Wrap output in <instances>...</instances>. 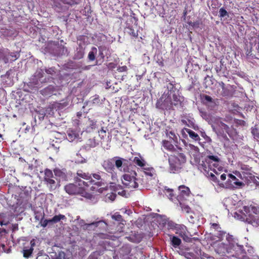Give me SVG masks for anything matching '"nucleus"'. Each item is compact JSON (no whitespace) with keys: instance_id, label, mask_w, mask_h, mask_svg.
<instances>
[{"instance_id":"3c124183","label":"nucleus","mask_w":259,"mask_h":259,"mask_svg":"<svg viewBox=\"0 0 259 259\" xmlns=\"http://www.w3.org/2000/svg\"><path fill=\"white\" fill-rule=\"evenodd\" d=\"M221 87L222 90H225L226 87H225V84L223 82H221L219 83Z\"/></svg>"},{"instance_id":"6e6552de","label":"nucleus","mask_w":259,"mask_h":259,"mask_svg":"<svg viewBox=\"0 0 259 259\" xmlns=\"http://www.w3.org/2000/svg\"><path fill=\"white\" fill-rule=\"evenodd\" d=\"M54 177L52 171L48 168L46 169L45 170L44 181L51 190H54L57 188V183L54 180Z\"/></svg>"},{"instance_id":"cd10ccee","label":"nucleus","mask_w":259,"mask_h":259,"mask_svg":"<svg viewBox=\"0 0 259 259\" xmlns=\"http://www.w3.org/2000/svg\"><path fill=\"white\" fill-rule=\"evenodd\" d=\"M211 229H214L215 231H218L219 232V235L220 236H223L225 234V232L221 231V228L220 225L217 223H212L211 224Z\"/></svg>"},{"instance_id":"a19ab883","label":"nucleus","mask_w":259,"mask_h":259,"mask_svg":"<svg viewBox=\"0 0 259 259\" xmlns=\"http://www.w3.org/2000/svg\"><path fill=\"white\" fill-rule=\"evenodd\" d=\"M89 126L91 129H95L97 127V121L89 120Z\"/></svg>"},{"instance_id":"f704fd0d","label":"nucleus","mask_w":259,"mask_h":259,"mask_svg":"<svg viewBox=\"0 0 259 259\" xmlns=\"http://www.w3.org/2000/svg\"><path fill=\"white\" fill-rule=\"evenodd\" d=\"M219 16L220 17L228 16V13L224 8H221L219 10Z\"/></svg>"},{"instance_id":"09e8293b","label":"nucleus","mask_w":259,"mask_h":259,"mask_svg":"<svg viewBox=\"0 0 259 259\" xmlns=\"http://www.w3.org/2000/svg\"><path fill=\"white\" fill-rule=\"evenodd\" d=\"M157 63L160 67H163L164 66V62H163V60L162 59L161 60H158L157 61Z\"/></svg>"},{"instance_id":"20e7f679","label":"nucleus","mask_w":259,"mask_h":259,"mask_svg":"<svg viewBox=\"0 0 259 259\" xmlns=\"http://www.w3.org/2000/svg\"><path fill=\"white\" fill-rule=\"evenodd\" d=\"M170 172L179 173L186 162V157L184 154L177 153L176 155H171L168 159Z\"/></svg>"},{"instance_id":"c03bdc74","label":"nucleus","mask_w":259,"mask_h":259,"mask_svg":"<svg viewBox=\"0 0 259 259\" xmlns=\"http://www.w3.org/2000/svg\"><path fill=\"white\" fill-rule=\"evenodd\" d=\"M127 70V67L126 66L119 67L117 68L118 72H125Z\"/></svg>"},{"instance_id":"b1692460","label":"nucleus","mask_w":259,"mask_h":259,"mask_svg":"<svg viewBox=\"0 0 259 259\" xmlns=\"http://www.w3.org/2000/svg\"><path fill=\"white\" fill-rule=\"evenodd\" d=\"M17 59L16 56L14 53H8V55L4 56L3 59L5 63H8L9 61H14Z\"/></svg>"},{"instance_id":"bf43d9fd","label":"nucleus","mask_w":259,"mask_h":259,"mask_svg":"<svg viewBox=\"0 0 259 259\" xmlns=\"http://www.w3.org/2000/svg\"><path fill=\"white\" fill-rule=\"evenodd\" d=\"M60 49L62 50V54L64 53V51L65 50L67 51V49L64 46L60 47Z\"/></svg>"},{"instance_id":"0eeeda50","label":"nucleus","mask_w":259,"mask_h":259,"mask_svg":"<svg viewBox=\"0 0 259 259\" xmlns=\"http://www.w3.org/2000/svg\"><path fill=\"white\" fill-rule=\"evenodd\" d=\"M85 183L88 188L87 191L89 193V194H90V196L86 197L87 198L91 199L93 197V194L96 192H99V193L102 192V188H99L100 186H101L102 184V182H95V180L91 179L88 182H85Z\"/></svg>"},{"instance_id":"7c9ffc66","label":"nucleus","mask_w":259,"mask_h":259,"mask_svg":"<svg viewBox=\"0 0 259 259\" xmlns=\"http://www.w3.org/2000/svg\"><path fill=\"white\" fill-rule=\"evenodd\" d=\"M99 50V56L101 59L103 60L105 58V55L104 54V51L106 50V47L105 46H100L98 47Z\"/></svg>"},{"instance_id":"ea45409f","label":"nucleus","mask_w":259,"mask_h":259,"mask_svg":"<svg viewBox=\"0 0 259 259\" xmlns=\"http://www.w3.org/2000/svg\"><path fill=\"white\" fill-rule=\"evenodd\" d=\"M45 214L44 213L42 217L40 220V226L44 228L46 227L49 224L48 223L47 219L44 220Z\"/></svg>"},{"instance_id":"e433bc0d","label":"nucleus","mask_w":259,"mask_h":259,"mask_svg":"<svg viewBox=\"0 0 259 259\" xmlns=\"http://www.w3.org/2000/svg\"><path fill=\"white\" fill-rule=\"evenodd\" d=\"M180 204L183 211L187 213H189L191 211V209L188 205Z\"/></svg>"},{"instance_id":"a211bd4d","label":"nucleus","mask_w":259,"mask_h":259,"mask_svg":"<svg viewBox=\"0 0 259 259\" xmlns=\"http://www.w3.org/2000/svg\"><path fill=\"white\" fill-rule=\"evenodd\" d=\"M162 145L166 150L169 151L173 152L176 150L174 146L168 141L163 140L162 141Z\"/></svg>"},{"instance_id":"423d86ee","label":"nucleus","mask_w":259,"mask_h":259,"mask_svg":"<svg viewBox=\"0 0 259 259\" xmlns=\"http://www.w3.org/2000/svg\"><path fill=\"white\" fill-rule=\"evenodd\" d=\"M228 180L226 182V187L230 189H237L243 187L245 186L243 182L239 181L236 176L232 174L228 175Z\"/></svg>"},{"instance_id":"79ce46f5","label":"nucleus","mask_w":259,"mask_h":259,"mask_svg":"<svg viewBox=\"0 0 259 259\" xmlns=\"http://www.w3.org/2000/svg\"><path fill=\"white\" fill-rule=\"evenodd\" d=\"M220 126L222 128H223L227 133H228L230 128L228 125H227L226 124L223 122H221L220 123Z\"/></svg>"},{"instance_id":"37998d69","label":"nucleus","mask_w":259,"mask_h":259,"mask_svg":"<svg viewBox=\"0 0 259 259\" xmlns=\"http://www.w3.org/2000/svg\"><path fill=\"white\" fill-rule=\"evenodd\" d=\"M203 98L207 102H213L212 98L209 96H208L206 95H204L203 96Z\"/></svg>"},{"instance_id":"0e129e2a","label":"nucleus","mask_w":259,"mask_h":259,"mask_svg":"<svg viewBox=\"0 0 259 259\" xmlns=\"http://www.w3.org/2000/svg\"><path fill=\"white\" fill-rule=\"evenodd\" d=\"M191 239H192V240L193 239L194 240H199V239L197 237H194L193 238H191Z\"/></svg>"},{"instance_id":"58836bf2","label":"nucleus","mask_w":259,"mask_h":259,"mask_svg":"<svg viewBox=\"0 0 259 259\" xmlns=\"http://www.w3.org/2000/svg\"><path fill=\"white\" fill-rule=\"evenodd\" d=\"M251 133L254 138L259 139V130L257 128L254 127L252 128Z\"/></svg>"},{"instance_id":"8fccbe9b","label":"nucleus","mask_w":259,"mask_h":259,"mask_svg":"<svg viewBox=\"0 0 259 259\" xmlns=\"http://www.w3.org/2000/svg\"><path fill=\"white\" fill-rule=\"evenodd\" d=\"M174 88V84H172L171 82H169L168 83V86L167 87L168 89H170V91H171Z\"/></svg>"},{"instance_id":"f3484780","label":"nucleus","mask_w":259,"mask_h":259,"mask_svg":"<svg viewBox=\"0 0 259 259\" xmlns=\"http://www.w3.org/2000/svg\"><path fill=\"white\" fill-rule=\"evenodd\" d=\"M98 53V49L97 48L95 47H93L91 51L89 52L88 58L90 61H95L96 59V57Z\"/></svg>"},{"instance_id":"e2e57ef3","label":"nucleus","mask_w":259,"mask_h":259,"mask_svg":"<svg viewBox=\"0 0 259 259\" xmlns=\"http://www.w3.org/2000/svg\"><path fill=\"white\" fill-rule=\"evenodd\" d=\"M198 24H199L198 23L194 22V23H193V24H191V25L194 27L196 25H198Z\"/></svg>"},{"instance_id":"c85d7f7f","label":"nucleus","mask_w":259,"mask_h":259,"mask_svg":"<svg viewBox=\"0 0 259 259\" xmlns=\"http://www.w3.org/2000/svg\"><path fill=\"white\" fill-rule=\"evenodd\" d=\"M164 100H163L162 98H159L156 104V108L159 109H164L166 108V106L165 105Z\"/></svg>"},{"instance_id":"5fc2aeb1","label":"nucleus","mask_w":259,"mask_h":259,"mask_svg":"<svg viewBox=\"0 0 259 259\" xmlns=\"http://www.w3.org/2000/svg\"><path fill=\"white\" fill-rule=\"evenodd\" d=\"M234 174H235L238 177H240V178L242 177L241 174L238 171H235V172H234Z\"/></svg>"},{"instance_id":"f03ea898","label":"nucleus","mask_w":259,"mask_h":259,"mask_svg":"<svg viewBox=\"0 0 259 259\" xmlns=\"http://www.w3.org/2000/svg\"><path fill=\"white\" fill-rule=\"evenodd\" d=\"M75 182L70 183L64 187V190L69 195H79L84 197H89L90 194L87 192L88 189L85 181L76 177L75 178Z\"/></svg>"},{"instance_id":"473e14b6","label":"nucleus","mask_w":259,"mask_h":259,"mask_svg":"<svg viewBox=\"0 0 259 259\" xmlns=\"http://www.w3.org/2000/svg\"><path fill=\"white\" fill-rule=\"evenodd\" d=\"M67 136L68 140L70 141H73L77 138L76 134L73 131L68 133Z\"/></svg>"},{"instance_id":"dca6fc26","label":"nucleus","mask_w":259,"mask_h":259,"mask_svg":"<svg viewBox=\"0 0 259 259\" xmlns=\"http://www.w3.org/2000/svg\"><path fill=\"white\" fill-rule=\"evenodd\" d=\"M180 194L183 197L189 196L190 193V190L189 187L185 185H181L179 187Z\"/></svg>"},{"instance_id":"13d9d810","label":"nucleus","mask_w":259,"mask_h":259,"mask_svg":"<svg viewBox=\"0 0 259 259\" xmlns=\"http://www.w3.org/2000/svg\"><path fill=\"white\" fill-rule=\"evenodd\" d=\"M181 122H182L183 124L188 125V124H187V121H186V120H185V119H182V120H181Z\"/></svg>"},{"instance_id":"9b49d317","label":"nucleus","mask_w":259,"mask_h":259,"mask_svg":"<svg viewBox=\"0 0 259 259\" xmlns=\"http://www.w3.org/2000/svg\"><path fill=\"white\" fill-rule=\"evenodd\" d=\"M55 88L53 85H49L40 91V94L45 97H50L53 95Z\"/></svg>"},{"instance_id":"338daca9","label":"nucleus","mask_w":259,"mask_h":259,"mask_svg":"<svg viewBox=\"0 0 259 259\" xmlns=\"http://www.w3.org/2000/svg\"><path fill=\"white\" fill-rule=\"evenodd\" d=\"M35 219H36V220H38V218H37V215H36V216H35Z\"/></svg>"},{"instance_id":"5701e85b","label":"nucleus","mask_w":259,"mask_h":259,"mask_svg":"<svg viewBox=\"0 0 259 259\" xmlns=\"http://www.w3.org/2000/svg\"><path fill=\"white\" fill-rule=\"evenodd\" d=\"M171 244L175 248L179 246L182 243L181 240L177 236H172L170 238Z\"/></svg>"},{"instance_id":"de8ad7c7","label":"nucleus","mask_w":259,"mask_h":259,"mask_svg":"<svg viewBox=\"0 0 259 259\" xmlns=\"http://www.w3.org/2000/svg\"><path fill=\"white\" fill-rule=\"evenodd\" d=\"M93 177L94 179L99 180L101 179V176L98 174H93Z\"/></svg>"},{"instance_id":"4be33fe9","label":"nucleus","mask_w":259,"mask_h":259,"mask_svg":"<svg viewBox=\"0 0 259 259\" xmlns=\"http://www.w3.org/2000/svg\"><path fill=\"white\" fill-rule=\"evenodd\" d=\"M205 174V175L208 178L209 180L214 182V183L220 185L219 180L217 178V177L212 172L209 173V171L208 172H203Z\"/></svg>"},{"instance_id":"72a5a7b5","label":"nucleus","mask_w":259,"mask_h":259,"mask_svg":"<svg viewBox=\"0 0 259 259\" xmlns=\"http://www.w3.org/2000/svg\"><path fill=\"white\" fill-rule=\"evenodd\" d=\"M179 225L172 221H168L167 223L168 227L172 230H176Z\"/></svg>"},{"instance_id":"bb28decb","label":"nucleus","mask_w":259,"mask_h":259,"mask_svg":"<svg viewBox=\"0 0 259 259\" xmlns=\"http://www.w3.org/2000/svg\"><path fill=\"white\" fill-rule=\"evenodd\" d=\"M180 96L176 94H174L172 97V104L175 106L181 104V101L180 100Z\"/></svg>"},{"instance_id":"1a4fd4ad","label":"nucleus","mask_w":259,"mask_h":259,"mask_svg":"<svg viewBox=\"0 0 259 259\" xmlns=\"http://www.w3.org/2000/svg\"><path fill=\"white\" fill-rule=\"evenodd\" d=\"M176 231V233L181 237L185 241L187 242H192L191 238L187 234V227L184 225L179 224Z\"/></svg>"},{"instance_id":"c756f323","label":"nucleus","mask_w":259,"mask_h":259,"mask_svg":"<svg viewBox=\"0 0 259 259\" xmlns=\"http://www.w3.org/2000/svg\"><path fill=\"white\" fill-rule=\"evenodd\" d=\"M165 194L170 200H172L173 198L175 197V195L174 193V190L171 189H165Z\"/></svg>"},{"instance_id":"4d7b16f0","label":"nucleus","mask_w":259,"mask_h":259,"mask_svg":"<svg viewBox=\"0 0 259 259\" xmlns=\"http://www.w3.org/2000/svg\"><path fill=\"white\" fill-rule=\"evenodd\" d=\"M102 222L101 221H99V222H94V223H93L92 224H91L90 225H94V226H98V225L99 224H100V223H101Z\"/></svg>"},{"instance_id":"6e6d98bb","label":"nucleus","mask_w":259,"mask_h":259,"mask_svg":"<svg viewBox=\"0 0 259 259\" xmlns=\"http://www.w3.org/2000/svg\"><path fill=\"white\" fill-rule=\"evenodd\" d=\"M221 179L223 181L225 180L226 179V175L225 174L221 175Z\"/></svg>"},{"instance_id":"39448f33","label":"nucleus","mask_w":259,"mask_h":259,"mask_svg":"<svg viewBox=\"0 0 259 259\" xmlns=\"http://www.w3.org/2000/svg\"><path fill=\"white\" fill-rule=\"evenodd\" d=\"M137 173L135 171H132L123 176L122 182L125 188L128 189L137 188L139 186L140 181L136 177Z\"/></svg>"},{"instance_id":"680f3d73","label":"nucleus","mask_w":259,"mask_h":259,"mask_svg":"<svg viewBox=\"0 0 259 259\" xmlns=\"http://www.w3.org/2000/svg\"><path fill=\"white\" fill-rule=\"evenodd\" d=\"M51 69H47L46 70V72L48 73V74H51Z\"/></svg>"},{"instance_id":"a18cd8bd","label":"nucleus","mask_w":259,"mask_h":259,"mask_svg":"<svg viewBox=\"0 0 259 259\" xmlns=\"http://www.w3.org/2000/svg\"><path fill=\"white\" fill-rule=\"evenodd\" d=\"M229 95V91L226 88L225 90H222L221 92V95L223 97L228 96Z\"/></svg>"},{"instance_id":"49530a36","label":"nucleus","mask_w":259,"mask_h":259,"mask_svg":"<svg viewBox=\"0 0 259 259\" xmlns=\"http://www.w3.org/2000/svg\"><path fill=\"white\" fill-rule=\"evenodd\" d=\"M30 246L29 247H32V248H33V247L35 245V240L34 239H32L30 241Z\"/></svg>"},{"instance_id":"2eb2a0df","label":"nucleus","mask_w":259,"mask_h":259,"mask_svg":"<svg viewBox=\"0 0 259 259\" xmlns=\"http://www.w3.org/2000/svg\"><path fill=\"white\" fill-rule=\"evenodd\" d=\"M182 131H185L189 135V137L193 140L195 141H199L200 140V138L199 136V135L193 131L192 130L187 128H184L182 130Z\"/></svg>"},{"instance_id":"052dcab7","label":"nucleus","mask_w":259,"mask_h":259,"mask_svg":"<svg viewBox=\"0 0 259 259\" xmlns=\"http://www.w3.org/2000/svg\"><path fill=\"white\" fill-rule=\"evenodd\" d=\"M82 115V113L81 112H78L77 113V116L78 118H80Z\"/></svg>"},{"instance_id":"9d476101","label":"nucleus","mask_w":259,"mask_h":259,"mask_svg":"<svg viewBox=\"0 0 259 259\" xmlns=\"http://www.w3.org/2000/svg\"><path fill=\"white\" fill-rule=\"evenodd\" d=\"M117 157H115L111 159H108L103 161L102 166L106 171L108 172L112 173L115 169L114 167V159Z\"/></svg>"},{"instance_id":"774afa93","label":"nucleus","mask_w":259,"mask_h":259,"mask_svg":"<svg viewBox=\"0 0 259 259\" xmlns=\"http://www.w3.org/2000/svg\"><path fill=\"white\" fill-rule=\"evenodd\" d=\"M122 193H125V192L124 191H122Z\"/></svg>"},{"instance_id":"4468645a","label":"nucleus","mask_w":259,"mask_h":259,"mask_svg":"<svg viewBox=\"0 0 259 259\" xmlns=\"http://www.w3.org/2000/svg\"><path fill=\"white\" fill-rule=\"evenodd\" d=\"M133 162L137 165L138 166H140L142 167L143 169L144 167L146 166V162L144 160V158H143L141 157H135L134 158Z\"/></svg>"},{"instance_id":"f8f14e48","label":"nucleus","mask_w":259,"mask_h":259,"mask_svg":"<svg viewBox=\"0 0 259 259\" xmlns=\"http://www.w3.org/2000/svg\"><path fill=\"white\" fill-rule=\"evenodd\" d=\"M84 55V49L81 46H79V47L77 48L74 56H73V59L74 60H80L82 58H83Z\"/></svg>"},{"instance_id":"412c9836","label":"nucleus","mask_w":259,"mask_h":259,"mask_svg":"<svg viewBox=\"0 0 259 259\" xmlns=\"http://www.w3.org/2000/svg\"><path fill=\"white\" fill-rule=\"evenodd\" d=\"M125 30L127 33H128L131 36H133L135 38H137L138 36V33L137 31H135L133 28L131 26L126 27L125 28Z\"/></svg>"},{"instance_id":"864d4df0","label":"nucleus","mask_w":259,"mask_h":259,"mask_svg":"<svg viewBox=\"0 0 259 259\" xmlns=\"http://www.w3.org/2000/svg\"><path fill=\"white\" fill-rule=\"evenodd\" d=\"M47 221H48V224L52 225V224H54L53 218L51 219L47 220Z\"/></svg>"},{"instance_id":"aec40b11","label":"nucleus","mask_w":259,"mask_h":259,"mask_svg":"<svg viewBox=\"0 0 259 259\" xmlns=\"http://www.w3.org/2000/svg\"><path fill=\"white\" fill-rule=\"evenodd\" d=\"M33 251V248L32 247L25 246L22 251L23 257L26 258H29L30 256H31Z\"/></svg>"},{"instance_id":"a878e982","label":"nucleus","mask_w":259,"mask_h":259,"mask_svg":"<svg viewBox=\"0 0 259 259\" xmlns=\"http://www.w3.org/2000/svg\"><path fill=\"white\" fill-rule=\"evenodd\" d=\"M53 219L54 223L56 224L60 222L61 220H66V217L64 214H59L58 215H55Z\"/></svg>"},{"instance_id":"f257e3e1","label":"nucleus","mask_w":259,"mask_h":259,"mask_svg":"<svg viewBox=\"0 0 259 259\" xmlns=\"http://www.w3.org/2000/svg\"><path fill=\"white\" fill-rule=\"evenodd\" d=\"M199 169L203 172H208L212 170L216 174L219 171H223L224 169L223 162L221 159L217 155H207L201 163L199 165Z\"/></svg>"},{"instance_id":"6ab92c4d","label":"nucleus","mask_w":259,"mask_h":259,"mask_svg":"<svg viewBox=\"0 0 259 259\" xmlns=\"http://www.w3.org/2000/svg\"><path fill=\"white\" fill-rule=\"evenodd\" d=\"M143 170L145 175L147 176L150 177L151 178L153 177V176L156 175L155 170L152 167L145 166L144 167Z\"/></svg>"},{"instance_id":"2f4dec72","label":"nucleus","mask_w":259,"mask_h":259,"mask_svg":"<svg viewBox=\"0 0 259 259\" xmlns=\"http://www.w3.org/2000/svg\"><path fill=\"white\" fill-rule=\"evenodd\" d=\"M116 158H118V159L116 160H114V163H115L116 167L119 169V168H120L122 166V164H123V161H126V160L124 159L121 158L117 157Z\"/></svg>"},{"instance_id":"603ef678","label":"nucleus","mask_w":259,"mask_h":259,"mask_svg":"<svg viewBox=\"0 0 259 259\" xmlns=\"http://www.w3.org/2000/svg\"><path fill=\"white\" fill-rule=\"evenodd\" d=\"M33 169V165L32 164H29L27 169L29 171H32Z\"/></svg>"},{"instance_id":"c9c22d12","label":"nucleus","mask_w":259,"mask_h":259,"mask_svg":"<svg viewBox=\"0 0 259 259\" xmlns=\"http://www.w3.org/2000/svg\"><path fill=\"white\" fill-rule=\"evenodd\" d=\"M200 255L201 259H214L213 257L209 255V254L203 252H200Z\"/></svg>"},{"instance_id":"ddd939ff","label":"nucleus","mask_w":259,"mask_h":259,"mask_svg":"<svg viewBox=\"0 0 259 259\" xmlns=\"http://www.w3.org/2000/svg\"><path fill=\"white\" fill-rule=\"evenodd\" d=\"M55 175L59 177L60 179L63 181H67L68 180V177L66 172L63 170H61L58 168H55L54 170Z\"/></svg>"},{"instance_id":"393cba45","label":"nucleus","mask_w":259,"mask_h":259,"mask_svg":"<svg viewBox=\"0 0 259 259\" xmlns=\"http://www.w3.org/2000/svg\"><path fill=\"white\" fill-rule=\"evenodd\" d=\"M77 175L80 178H81L86 180L90 181L91 179H92L91 175H90L89 173L84 172L81 170H79L77 171Z\"/></svg>"},{"instance_id":"69168bd1","label":"nucleus","mask_w":259,"mask_h":259,"mask_svg":"<svg viewBox=\"0 0 259 259\" xmlns=\"http://www.w3.org/2000/svg\"><path fill=\"white\" fill-rule=\"evenodd\" d=\"M207 77H208V75H207L206 77H205L204 80H206V79H207Z\"/></svg>"},{"instance_id":"7ed1b4c3","label":"nucleus","mask_w":259,"mask_h":259,"mask_svg":"<svg viewBox=\"0 0 259 259\" xmlns=\"http://www.w3.org/2000/svg\"><path fill=\"white\" fill-rule=\"evenodd\" d=\"M243 219L246 222L255 226H259V208L255 206H245L242 210Z\"/></svg>"},{"instance_id":"4c0bfd02","label":"nucleus","mask_w":259,"mask_h":259,"mask_svg":"<svg viewBox=\"0 0 259 259\" xmlns=\"http://www.w3.org/2000/svg\"><path fill=\"white\" fill-rule=\"evenodd\" d=\"M112 218L113 219L118 222H122L123 221L121 215L117 213H116L113 215Z\"/></svg>"}]
</instances>
